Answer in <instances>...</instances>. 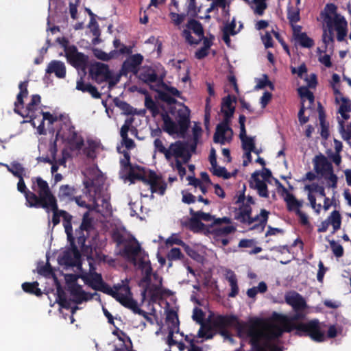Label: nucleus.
<instances>
[{
    "label": "nucleus",
    "mask_w": 351,
    "mask_h": 351,
    "mask_svg": "<svg viewBox=\"0 0 351 351\" xmlns=\"http://www.w3.org/2000/svg\"><path fill=\"white\" fill-rule=\"evenodd\" d=\"M189 108L184 106L178 111V122L174 121L167 114H162V130L169 135L184 134L189 125Z\"/></svg>",
    "instance_id": "7"
},
{
    "label": "nucleus",
    "mask_w": 351,
    "mask_h": 351,
    "mask_svg": "<svg viewBox=\"0 0 351 351\" xmlns=\"http://www.w3.org/2000/svg\"><path fill=\"white\" fill-rule=\"evenodd\" d=\"M60 213L61 215V217L63 219V226L65 229V232L66 234L68 241H72L74 239L73 237L71 224L72 216L69 213L63 210H61Z\"/></svg>",
    "instance_id": "33"
},
{
    "label": "nucleus",
    "mask_w": 351,
    "mask_h": 351,
    "mask_svg": "<svg viewBox=\"0 0 351 351\" xmlns=\"http://www.w3.org/2000/svg\"><path fill=\"white\" fill-rule=\"evenodd\" d=\"M272 182H275L278 189L281 188L287 191L286 188L277 179L272 177L271 171L266 168L261 171H256L252 174L250 185L257 191L259 196L267 198L269 197L267 184H271Z\"/></svg>",
    "instance_id": "6"
},
{
    "label": "nucleus",
    "mask_w": 351,
    "mask_h": 351,
    "mask_svg": "<svg viewBox=\"0 0 351 351\" xmlns=\"http://www.w3.org/2000/svg\"><path fill=\"white\" fill-rule=\"evenodd\" d=\"M31 182V189L33 191L27 193V206L34 208L51 206L56 207L57 199L49 183L40 176L32 178Z\"/></svg>",
    "instance_id": "3"
},
{
    "label": "nucleus",
    "mask_w": 351,
    "mask_h": 351,
    "mask_svg": "<svg viewBox=\"0 0 351 351\" xmlns=\"http://www.w3.org/2000/svg\"><path fill=\"white\" fill-rule=\"evenodd\" d=\"M113 237L119 245H123V247L119 250V254L141 269L145 275L141 282V285L144 287L142 292L143 298H145L147 295L154 300L160 296L162 293V279H160L156 285L150 283L152 268L147 254L141 247L138 241L133 237L116 232L114 233Z\"/></svg>",
    "instance_id": "1"
},
{
    "label": "nucleus",
    "mask_w": 351,
    "mask_h": 351,
    "mask_svg": "<svg viewBox=\"0 0 351 351\" xmlns=\"http://www.w3.org/2000/svg\"><path fill=\"white\" fill-rule=\"evenodd\" d=\"M46 72L47 73H54L58 78H64L66 75V67L62 62L53 60L49 63Z\"/></svg>",
    "instance_id": "30"
},
{
    "label": "nucleus",
    "mask_w": 351,
    "mask_h": 351,
    "mask_svg": "<svg viewBox=\"0 0 351 351\" xmlns=\"http://www.w3.org/2000/svg\"><path fill=\"white\" fill-rule=\"evenodd\" d=\"M239 25L237 28L236 20L235 18H232L230 21H227L224 23L223 27V40L228 45L230 46L231 40L230 36H234L237 34L243 28V23L241 22H239Z\"/></svg>",
    "instance_id": "22"
},
{
    "label": "nucleus",
    "mask_w": 351,
    "mask_h": 351,
    "mask_svg": "<svg viewBox=\"0 0 351 351\" xmlns=\"http://www.w3.org/2000/svg\"><path fill=\"white\" fill-rule=\"evenodd\" d=\"M149 186L152 193H158L160 195L165 194L167 184L164 179L154 171L148 173V180L145 184Z\"/></svg>",
    "instance_id": "17"
},
{
    "label": "nucleus",
    "mask_w": 351,
    "mask_h": 351,
    "mask_svg": "<svg viewBox=\"0 0 351 351\" xmlns=\"http://www.w3.org/2000/svg\"><path fill=\"white\" fill-rule=\"evenodd\" d=\"M143 60L141 54H134L128 58L123 62L122 70L124 73H133L136 74L138 72V68L141 64Z\"/></svg>",
    "instance_id": "25"
},
{
    "label": "nucleus",
    "mask_w": 351,
    "mask_h": 351,
    "mask_svg": "<svg viewBox=\"0 0 351 351\" xmlns=\"http://www.w3.org/2000/svg\"><path fill=\"white\" fill-rule=\"evenodd\" d=\"M8 171L12 173L18 178L23 177L25 175V168L18 162H12L10 165H4Z\"/></svg>",
    "instance_id": "43"
},
{
    "label": "nucleus",
    "mask_w": 351,
    "mask_h": 351,
    "mask_svg": "<svg viewBox=\"0 0 351 351\" xmlns=\"http://www.w3.org/2000/svg\"><path fill=\"white\" fill-rule=\"evenodd\" d=\"M145 107L152 112L153 116H156L159 112V109L156 102L149 95H147L145 99Z\"/></svg>",
    "instance_id": "53"
},
{
    "label": "nucleus",
    "mask_w": 351,
    "mask_h": 351,
    "mask_svg": "<svg viewBox=\"0 0 351 351\" xmlns=\"http://www.w3.org/2000/svg\"><path fill=\"white\" fill-rule=\"evenodd\" d=\"M90 74L97 83H101L109 80L111 75L108 66L101 62H96L91 65Z\"/></svg>",
    "instance_id": "19"
},
{
    "label": "nucleus",
    "mask_w": 351,
    "mask_h": 351,
    "mask_svg": "<svg viewBox=\"0 0 351 351\" xmlns=\"http://www.w3.org/2000/svg\"><path fill=\"white\" fill-rule=\"evenodd\" d=\"M210 171L215 176L224 179H228L232 176V174L228 172L225 167H219L217 164L216 166H211Z\"/></svg>",
    "instance_id": "52"
},
{
    "label": "nucleus",
    "mask_w": 351,
    "mask_h": 351,
    "mask_svg": "<svg viewBox=\"0 0 351 351\" xmlns=\"http://www.w3.org/2000/svg\"><path fill=\"white\" fill-rule=\"evenodd\" d=\"M242 143V148L245 151L243 154V165L246 167L252 162L251 152L254 149L255 147V137L247 136L241 139Z\"/></svg>",
    "instance_id": "26"
},
{
    "label": "nucleus",
    "mask_w": 351,
    "mask_h": 351,
    "mask_svg": "<svg viewBox=\"0 0 351 351\" xmlns=\"http://www.w3.org/2000/svg\"><path fill=\"white\" fill-rule=\"evenodd\" d=\"M96 197H90L91 203L87 204L85 201L82 200L80 196L75 197L74 200L76 204L84 208H86L90 210H95L96 212H101V210L99 208V204L97 202Z\"/></svg>",
    "instance_id": "38"
},
{
    "label": "nucleus",
    "mask_w": 351,
    "mask_h": 351,
    "mask_svg": "<svg viewBox=\"0 0 351 351\" xmlns=\"http://www.w3.org/2000/svg\"><path fill=\"white\" fill-rule=\"evenodd\" d=\"M128 178L132 182L134 183L136 180H141L144 184L148 180V175H145L144 169L140 166H132L127 170Z\"/></svg>",
    "instance_id": "29"
},
{
    "label": "nucleus",
    "mask_w": 351,
    "mask_h": 351,
    "mask_svg": "<svg viewBox=\"0 0 351 351\" xmlns=\"http://www.w3.org/2000/svg\"><path fill=\"white\" fill-rule=\"evenodd\" d=\"M298 94L302 99V104H304L305 100H308L310 104L314 102V95L311 91L309 90L308 87L302 86L298 90Z\"/></svg>",
    "instance_id": "47"
},
{
    "label": "nucleus",
    "mask_w": 351,
    "mask_h": 351,
    "mask_svg": "<svg viewBox=\"0 0 351 351\" xmlns=\"http://www.w3.org/2000/svg\"><path fill=\"white\" fill-rule=\"evenodd\" d=\"M337 8L333 3L327 4L322 13L323 20L328 29L337 33V40L342 42L348 34V22L346 18L337 12Z\"/></svg>",
    "instance_id": "5"
},
{
    "label": "nucleus",
    "mask_w": 351,
    "mask_h": 351,
    "mask_svg": "<svg viewBox=\"0 0 351 351\" xmlns=\"http://www.w3.org/2000/svg\"><path fill=\"white\" fill-rule=\"evenodd\" d=\"M313 161L315 171L323 177L333 171L331 162L324 155L316 156Z\"/></svg>",
    "instance_id": "24"
},
{
    "label": "nucleus",
    "mask_w": 351,
    "mask_h": 351,
    "mask_svg": "<svg viewBox=\"0 0 351 351\" xmlns=\"http://www.w3.org/2000/svg\"><path fill=\"white\" fill-rule=\"evenodd\" d=\"M38 283L37 282H25L22 285V288L24 291L35 294L37 296H40L42 294L41 290L38 287Z\"/></svg>",
    "instance_id": "50"
},
{
    "label": "nucleus",
    "mask_w": 351,
    "mask_h": 351,
    "mask_svg": "<svg viewBox=\"0 0 351 351\" xmlns=\"http://www.w3.org/2000/svg\"><path fill=\"white\" fill-rule=\"evenodd\" d=\"M295 44L300 45L303 48L310 49L315 45L313 39L310 38L306 33L298 34L297 37L294 38Z\"/></svg>",
    "instance_id": "40"
},
{
    "label": "nucleus",
    "mask_w": 351,
    "mask_h": 351,
    "mask_svg": "<svg viewBox=\"0 0 351 351\" xmlns=\"http://www.w3.org/2000/svg\"><path fill=\"white\" fill-rule=\"evenodd\" d=\"M134 121L133 118H128L127 119L121 128L120 130V136L121 138L128 136V132L130 130V126H132Z\"/></svg>",
    "instance_id": "62"
},
{
    "label": "nucleus",
    "mask_w": 351,
    "mask_h": 351,
    "mask_svg": "<svg viewBox=\"0 0 351 351\" xmlns=\"http://www.w3.org/2000/svg\"><path fill=\"white\" fill-rule=\"evenodd\" d=\"M117 151L123 154V157L120 160L121 168L125 171L128 170L133 165L130 163V154L128 151L121 150V147H117Z\"/></svg>",
    "instance_id": "48"
},
{
    "label": "nucleus",
    "mask_w": 351,
    "mask_h": 351,
    "mask_svg": "<svg viewBox=\"0 0 351 351\" xmlns=\"http://www.w3.org/2000/svg\"><path fill=\"white\" fill-rule=\"evenodd\" d=\"M227 279L230 286V292L228 296L230 298L235 297L239 293V287L237 285V279L234 273L232 271L227 272Z\"/></svg>",
    "instance_id": "42"
},
{
    "label": "nucleus",
    "mask_w": 351,
    "mask_h": 351,
    "mask_svg": "<svg viewBox=\"0 0 351 351\" xmlns=\"http://www.w3.org/2000/svg\"><path fill=\"white\" fill-rule=\"evenodd\" d=\"M289 210L298 212L303 205V202L298 200L293 195L288 193L285 198Z\"/></svg>",
    "instance_id": "45"
},
{
    "label": "nucleus",
    "mask_w": 351,
    "mask_h": 351,
    "mask_svg": "<svg viewBox=\"0 0 351 351\" xmlns=\"http://www.w3.org/2000/svg\"><path fill=\"white\" fill-rule=\"evenodd\" d=\"M28 81L22 82L19 84V93L14 103V111H19V108L23 105V98L28 95L27 90Z\"/></svg>",
    "instance_id": "34"
},
{
    "label": "nucleus",
    "mask_w": 351,
    "mask_h": 351,
    "mask_svg": "<svg viewBox=\"0 0 351 351\" xmlns=\"http://www.w3.org/2000/svg\"><path fill=\"white\" fill-rule=\"evenodd\" d=\"M304 190L311 193H317L321 197H325L326 193L324 186L319 185L317 183L307 184L304 186Z\"/></svg>",
    "instance_id": "54"
},
{
    "label": "nucleus",
    "mask_w": 351,
    "mask_h": 351,
    "mask_svg": "<svg viewBox=\"0 0 351 351\" xmlns=\"http://www.w3.org/2000/svg\"><path fill=\"white\" fill-rule=\"evenodd\" d=\"M325 325L320 323L317 319H313L304 323H295L294 329L304 332L316 341H324L325 336Z\"/></svg>",
    "instance_id": "10"
},
{
    "label": "nucleus",
    "mask_w": 351,
    "mask_h": 351,
    "mask_svg": "<svg viewBox=\"0 0 351 351\" xmlns=\"http://www.w3.org/2000/svg\"><path fill=\"white\" fill-rule=\"evenodd\" d=\"M116 53H117L116 51H112L109 53H107L101 50H98V49L95 51V56L98 59H100L104 61H108V60L113 58L114 56V54H116Z\"/></svg>",
    "instance_id": "60"
},
{
    "label": "nucleus",
    "mask_w": 351,
    "mask_h": 351,
    "mask_svg": "<svg viewBox=\"0 0 351 351\" xmlns=\"http://www.w3.org/2000/svg\"><path fill=\"white\" fill-rule=\"evenodd\" d=\"M319 120L321 126V136L324 138H327L329 136L328 123L326 121L325 114L322 111L319 112Z\"/></svg>",
    "instance_id": "51"
},
{
    "label": "nucleus",
    "mask_w": 351,
    "mask_h": 351,
    "mask_svg": "<svg viewBox=\"0 0 351 351\" xmlns=\"http://www.w3.org/2000/svg\"><path fill=\"white\" fill-rule=\"evenodd\" d=\"M69 290L73 300L77 304L88 301L97 295L96 292L93 293L85 292L81 286L75 283L69 285Z\"/></svg>",
    "instance_id": "21"
},
{
    "label": "nucleus",
    "mask_w": 351,
    "mask_h": 351,
    "mask_svg": "<svg viewBox=\"0 0 351 351\" xmlns=\"http://www.w3.org/2000/svg\"><path fill=\"white\" fill-rule=\"evenodd\" d=\"M330 245L336 257L340 258L343 255V248L341 245L337 243L335 241H330Z\"/></svg>",
    "instance_id": "61"
},
{
    "label": "nucleus",
    "mask_w": 351,
    "mask_h": 351,
    "mask_svg": "<svg viewBox=\"0 0 351 351\" xmlns=\"http://www.w3.org/2000/svg\"><path fill=\"white\" fill-rule=\"evenodd\" d=\"M236 204H239V206L234 210V219L241 223L252 224L255 221H258L261 225L265 226L267 223L269 212L265 209H262L259 215L254 217L251 216L252 205L254 204V199L252 196H245L244 192L239 195Z\"/></svg>",
    "instance_id": "4"
},
{
    "label": "nucleus",
    "mask_w": 351,
    "mask_h": 351,
    "mask_svg": "<svg viewBox=\"0 0 351 351\" xmlns=\"http://www.w3.org/2000/svg\"><path fill=\"white\" fill-rule=\"evenodd\" d=\"M169 16L171 18L172 23L176 26H180L181 23L184 21L185 18L184 14H180L173 11L170 12Z\"/></svg>",
    "instance_id": "63"
},
{
    "label": "nucleus",
    "mask_w": 351,
    "mask_h": 351,
    "mask_svg": "<svg viewBox=\"0 0 351 351\" xmlns=\"http://www.w3.org/2000/svg\"><path fill=\"white\" fill-rule=\"evenodd\" d=\"M210 7L207 9L206 12L209 13L215 10H218V8H221L223 10L226 9L227 5V0H212Z\"/></svg>",
    "instance_id": "59"
},
{
    "label": "nucleus",
    "mask_w": 351,
    "mask_h": 351,
    "mask_svg": "<svg viewBox=\"0 0 351 351\" xmlns=\"http://www.w3.org/2000/svg\"><path fill=\"white\" fill-rule=\"evenodd\" d=\"M267 290V286L265 282H261L257 287H254L247 291V295L254 299L258 293H264Z\"/></svg>",
    "instance_id": "46"
},
{
    "label": "nucleus",
    "mask_w": 351,
    "mask_h": 351,
    "mask_svg": "<svg viewBox=\"0 0 351 351\" xmlns=\"http://www.w3.org/2000/svg\"><path fill=\"white\" fill-rule=\"evenodd\" d=\"M326 219L329 224L332 226L333 233L340 229L341 225V216L339 211L333 210Z\"/></svg>",
    "instance_id": "41"
},
{
    "label": "nucleus",
    "mask_w": 351,
    "mask_h": 351,
    "mask_svg": "<svg viewBox=\"0 0 351 351\" xmlns=\"http://www.w3.org/2000/svg\"><path fill=\"white\" fill-rule=\"evenodd\" d=\"M221 112L223 114L222 122L230 123L234 112V106L230 95L226 97L221 103Z\"/></svg>",
    "instance_id": "28"
},
{
    "label": "nucleus",
    "mask_w": 351,
    "mask_h": 351,
    "mask_svg": "<svg viewBox=\"0 0 351 351\" xmlns=\"http://www.w3.org/2000/svg\"><path fill=\"white\" fill-rule=\"evenodd\" d=\"M138 77L144 82L149 84L156 82L158 75L154 69L146 67L140 71Z\"/></svg>",
    "instance_id": "36"
},
{
    "label": "nucleus",
    "mask_w": 351,
    "mask_h": 351,
    "mask_svg": "<svg viewBox=\"0 0 351 351\" xmlns=\"http://www.w3.org/2000/svg\"><path fill=\"white\" fill-rule=\"evenodd\" d=\"M182 36L186 42L191 45H196L206 37L204 36V30L202 24L194 19L189 20L186 29L182 32Z\"/></svg>",
    "instance_id": "13"
},
{
    "label": "nucleus",
    "mask_w": 351,
    "mask_h": 351,
    "mask_svg": "<svg viewBox=\"0 0 351 351\" xmlns=\"http://www.w3.org/2000/svg\"><path fill=\"white\" fill-rule=\"evenodd\" d=\"M40 97L38 95H33L30 102L25 108L23 105L19 108V111H14L16 113L20 114L23 117H29L32 124L36 127V119L38 117V112L42 111L40 109Z\"/></svg>",
    "instance_id": "14"
},
{
    "label": "nucleus",
    "mask_w": 351,
    "mask_h": 351,
    "mask_svg": "<svg viewBox=\"0 0 351 351\" xmlns=\"http://www.w3.org/2000/svg\"><path fill=\"white\" fill-rule=\"evenodd\" d=\"M230 123L221 122L216 127V130L213 136V141L215 143L225 145L231 141L233 135V131L230 126Z\"/></svg>",
    "instance_id": "16"
},
{
    "label": "nucleus",
    "mask_w": 351,
    "mask_h": 351,
    "mask_svg": "<svg viewBox=\"0 0 351 351\" xmlns=\"http://www.w3.org/2000/svg\"><path fill=\"white\" fill-rule=\"evenodd\" d=\"M214 37L211 36L210 38H205L203 40V47L196 51L195 53V57L201 60L205 58L208 54V50L213 45V40Z\"/></svg>",
    "instance_id": "39"
},
{
    "label": "nucleus",
    "mask_w": 351,
    "mask_h": 351,
    "mask_svg": "<svg viewBox=\"0 0 351 351\" xmlns=\"http://www.w3.org/2000/svg\"><path fill=\"white\" fill-rule=\"evenodd\" d=\"M76 89L83 93H90L93 98L98 99L101 97L97 88L89 83L85 84L82 77L77 81Z\"/></svg>",
    "instance_id": "32"
},
{
    "label": "nucleus",
    "mask_w": 351,
    "mask_h": 351,
    "mask_svg": "<svg viewBox=\"0 0 351 351\" xmlns=\"http://www.w3.org/2000/svg\"><path fill=\"white\" fill-rule=\"evenodd\" d=\"M82 278L94 289H102V291H104V287H108L104 284L101 274L93 271L91 269L88 274L82 277Z\"/></svg>",
    "instance_id": "27"
},
{
    "label": "nucleus",
    "mask_w": 351,
    "mask_h": 351,
    "mask_svg": "<svg viewBox=\"0 0 351 351\" xmlns=\"http://www.w3.org/2000/svg\"><path fill=\"white\" fill-rule=\"evenodd\" d=\"M154 152L164 155L165 160L173 169H176L181 178L186 174L183 164L187 163L191 157V150L186 142L177 141L167 147L160 138L154 141Z\"/></svg>",
    "instance_id": "2"
},
{
    "label": "nucleus",
    "mask_w": 351,
    "mask_h": 351,
    "mask_svg": "<svg viewBox=\"0 0 351 351\" xmlns=\"http://www.w3.org/2000/svg\"><path fill=\"white\" fill-rule=\"evenodd\" d=\"M65 56L67 61L73 66L84 67L86 63L87 58L82 53L78 52L76 47L69 46L65 47Z\"/></svg>",
    "instance_id": "18"
},
{
    "label": "nucleus",
    "mask_w": 351,
    "mask_h": 351,
    "mask_svg": "<svg viewBox=\"0 0 351 351\" xmlns=\"http://www.w3.org/2000/svg\"><path fill=\"white\" fill-rule=\"evenodd\" d=\"M76 193L74 186L69 184L61 185L58 191V197L60 200L73 202Z\"/></svg>",
    "instance_id": "31"
},
{
    "label": "nucleus",
    "mask_w": 351,
    "mask_h": 351,
    "mask_svg": "<svg viewBox=\"0 0 351 351\" xmlns=\"http://www.w3.org/2000/svg\"><path fill=\"white\" fill-rule=\"evenodd\" d=\"M324 179L327 181V184L329 187L332 189L337 188V176L332 171L326 176H324Z\"/></svg>",
    "instance_id": "64"
},
{
    "label": "nucleus",
    "mask_w": 351,
    "mask_h": 351,
    "mask_svg": "<svg viewBox=\"0 0 351 351\" xmlns=\"http://www.w3.org/2000/svg\"><path fill=\"white\" fill-rule=\"evenodd\" d=\"M339 113L341 114V119L338 117V122L339 121H343V124H344V121H346L350 119V116L349 112H351V103L350 101L344 98H341V103L340 104L339 110Z\"/></svg>",
    "instance_id": "35"
},
{
    "label": "nucleus",
    "mask_w": 351,
    "mask_h": 351,
    "mask_svg": "<svg viewBox=\"0 0 351 351\" xmlns=\"http://www.w3.org/2000/svg\"><path fill=\"white\" fill-rule=\"evenodd\" d=\"M38 117H41L39 124L38 125V132L40 134H44L45 133L44 121H47L49 124H53L57 121V117L53 116L49 112H44L43 111L38 112Z\"/></svg>",
    "instance_id": "37"
},
{
    "label": "nucleus",
    "mask_w": 351,
    "mask_h": 351,
    "mask_svg": "<svg viewBox=\"0 0 351 351\" xmlns=\"http://www.w3.org/2000/svg\"><path fill=\"white\" fill-rule=\"evenodd\" d=\"M103 183V176H99L96 180H88L84 182L85 187L87 190L89 197H96L97 202L99 204V208L102 213L104 210H108L110 204L108 199L102 195L101 184Z\"/></svg>",
    "instance_id": "12"
},
{
    "label": "nucleus",
    "mask_w": 351,
    "mask_h": 351,
    "mask_svg": "<svg viewBox=\"0 0 351 351\" xmlns=\"http://www.w3.org/2000/svg\"><path fill=\"white\" fill-rule=\"evenodd\" d=\"M183 256L181 250L178 247H172L167 254V258L169 261L180 260Z\"/></svg>",
    "instance_id": "58"
},
{
    "label": "nucleus",
    "mask_w": 351,
    "mask_h": 351,
    "mask_svg": "<svg viewBox=\"0 0 351 351\" xmlns=\"http://www.w3.org/2000/svg\"><path fill=\"white\" fill-rule=\"evenodd\" d=\"M287 18L291 24L298 22L300 21L299 10L297 8H289L287 12Z\"/></svg>",
    "instance_id": "57"
},
{
    "label": "nucleus",
    "mask_w": 351,
    "mask_h": 351,
    "mask_svg": "<svg viewBox=\"0 0 351 351\" xmlns=\"http://www.w3.org/2000/svg\"><path fill=\"white\" fill-rule=\"evenodd\" d=\"M104 292L112 295L123 306L132 309L138 304L132 297V293L128 282H122L121 285H117L113 287L108 286L104 287Z\"/></svg>",
    "instance_id": "8"
},
{
    "label": "nucleus",
    "mask_w": 351,
    "mask_h": 351,
    "mask_svg": "<svg viewBox=\"0 0 351 351\" xmlns=\"http://www.w3.org/2000/svg\"><path fill=\"white\" fill-rule=\"evenodd\" d=\"M203 317L204 314L202 311L197 308H195L193 313V319L198 324H201V327L197 332V336L199 338L204 339H212L214 336V332L210 327L203 324Z\"/></svg>",
    "instance_id": "20"
},
{
    "label": "nucleus",
    "mask_w": 351,
    "mask_h": 351,
    "mask_svg": "<svg viewBox=\"0 0 351 351\" xmlns=\"http://www.w3.org/2000/svg\"><path fill=\"white\" fill-rule=\"evenodd\" d=\"M56 138L67 142L71 150L79 151L84 145L83 138L77 133L75 128L69 122L64 123L57 132Z\"/></svg>",
    "instance_id": "9"
},
{
    "label": "nucleus",
    "mask_w": 351,
    "mask_h": 351,
    "mask_svg": "<svg viewBox=\"0 0 351 351\" xmlns=\"http://www.w3.org/2000/svg\"><path fill=\"white\" fill-rule=\"evenodd\" d=\"M166 322L169 330L167 343L169 346H171L173 344L178 343V335H180L181 337L183 336V334L180 332L178 316L175 311L171 310L168 311Z\"/></svg>",
    "instance_id": "15"
},
{
    "label": "nucleus",
    "mask_w": 351,
    "mask_h": 351,
    "mask_svg": "<svg viewBox=\"0 0 351 351\" xmlns=\"http://www.w3.org/2000/svg\"><path fill=\"white\" fill-rule=\"evenodd\" d=\"M42 208H44L47 213H49L50 211H51L53 213L52 223H53V226H56L57 224H58L60 223V217H61L60 211L61 210L58 209L57 200L56 201V207L53 206H47V207H42Z\"/></svg>",
    "instance_id": "49"
},
{
    "label": "nucleus",
    "mask_w": 351,
    "mask_h": 351,
    "mask_svg": "<svg viewBox=\"0 0 351 351\" xmlns=\"http://www.w3.org/2000/svg\"><path fill=\"white\" fill-rule=\"evenodd\" d=\"M339 132L344 141H349L351 139V123L346 129L343 121H339Z\"/></svg>",
    "instance_id": "56"
},
{
    "label": "nucleus",
    "mask_w": 351,
    "mask_h": 351,
    "mask_svg": "<svg viewBox=\"0 0 351 351\" xmlns=\"http://www.w3.org/2000/svg\"><path fill=\"white\" fill-rule=\"evenodd\" d=\"M165 245L167 247H171L173 245H178L183 247L186 246L184 242L180 238L178 234H173L165 241Z\"/></svg>",
    "instance_id": "55"
},
{
    "label": "nucleus",
    "mask_w": 351,
    "mask_h": 351,
    "mask_svg": "<svg viewBox=\"0 0 351 351\" xmlns=\"http://www.w3.org/2000/svg\"><path fill=\"white\" fill-rule=\"evenodd\" d=\"M222 223L226 224L224 227H217L214 230L216 236H227L236 230L234 226L231 225L232 219L228 217L215 219L214 225H221Z\"/></svg>",
    "instance_id": "23"
},
{
    "label": "nucleus",
    "mask_w": 351,
    "mask_h": 351,
    "mask_svg": "<svg viewBox=\"0 0 351 351\" xmlns=\"http://www.w3.org/2000/svg\"><path fill=\"white\" fill-rule=\"evenodd\" d=\"M93 229V221L89 217V213L86 212L83 215V219L80 227L73 234V240L69 241L73 248L82 247L86 238L89 236L90 231Z\"/></svg>",
    "instance_id": "11"
},
{
    "label": "nucleus",
    "mask_w": 351,
    "mask_h": 351,
    "mask_svg": "<svg viewBox=\"0 0 351 351\" xmlns=\"http://www.w3.org/2000/svg\"><path fill=\"white\" fill-rule=\"evenodd\" d=\"M267 0L251 1L250 6L255 14L262 16L264 14L265 10L267 8Z\"/></svg>",
    "instance_id": "44"
}]
</instances>
